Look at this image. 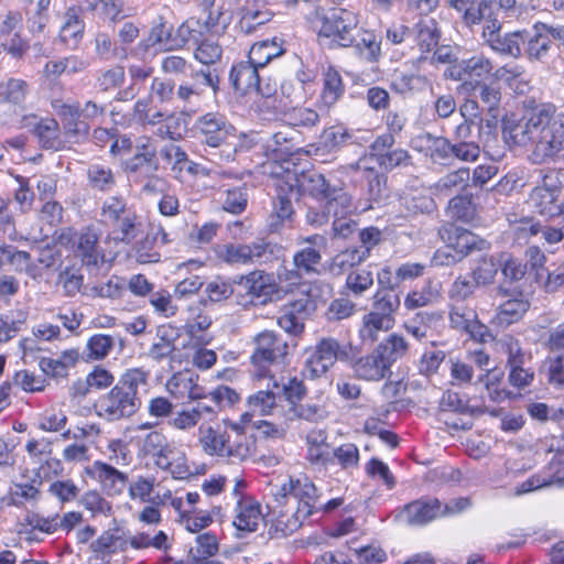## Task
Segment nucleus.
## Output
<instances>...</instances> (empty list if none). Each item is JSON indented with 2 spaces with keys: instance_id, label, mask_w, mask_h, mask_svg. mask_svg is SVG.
I'll return each instance as SVG.
<instances>
[{
  "instance_id": "4d7b16f0",
  "label": "nucleus",
  "mask_w": 564,
  "mask_h": 564,
  "mask_svg": "<svg viewBox=\"0 0 564 564\" xmlns=\"http://www.w3.org/2000/svg\"><path fill=\"white\" fill-rule=\"evenodd\" d=\"M154 69L152 66L147 64H131L128 67V74L131 80V84L122 89L119 90L115 97L117 101H128L133 99L137 94L138 87L140 84L144 83L149 77L152 76Z\"/></svg>"
},
{
  "instance_id": "69168bd1",
  "label": "nucleus",
  "mask_w": 564,
  "mask_h": 564,
  "mask_svg": "<svg viewBox=\"0 0 564 564\" xmlns=\"http://www.w3.org/2000/svg\"><path fill=\"white\" fill-rule=\"evenodd\" d=\"M490 48L502 56L518 58L522 55V31H516L500 35L491 40Z\"/></svg>"
},
{
  "instance_id": "603ef678",
  "label": "nucleus",
  "mask_w": 564,
  "mask_h": 564,
  "mask_svg": "<svg viewBox=\"0 0 564 564\" xmlns=\"http://www.w3.org/2000/svg\"><path fill=\"white\" fill-rule=\"evenodd\" d=\"M163 105H154L149 102L148 99H138L133 106V118L141 126H156L169 117Z\"/></svg>"
},
{
  "instance_id": "de8ad7c7",
  "label": "nucleus",
  "mask_w": 564,
  "mask_h": 564,
  "mask_svg": "<svg viewBox=\"0 0 564 564\" xmlns=\"http://www.w3.org/2000/svg\"><path fill=\"white\" fill-rule=\"evenodd\" d=\"M166 387L171 393L181 395L186 394L187 398L193 401L209 399V392H206L203 387L198 386L189 375H174L167 381Z\"/></svg>"
},
{
  "instance_id": "f03ea898",
  "label": "nucleus",
  "mask_w": 564,
  "mask_h": 564,
  "mask_svg": "<svg viewBox=\"0 0 564 564\" xmlns=\"http://www.w3.org/2000/svg\"><path fill=\"white\" fill-rule=\"evenodd\" d=\"M51 107L62 122L64 135L75 142L88 138L90 123L106 113V106L95 100L82 105L77 100L53 98Z\"/></svg>"
},
{
  "instance_id": "b1692460",
  "label": "nucleus",
  "mask_w": 564,
  "mask_h": 564,
  "mask_svg": "<svg viewBox=\"0 0 564 564\" xmlns=\"http://www.w3.org/2000/svg\"><path fill=\"white\" fill-rule=\"evenodd\" d=\"M87 473L108 496H119L128 487V475L102 460H95Z\"/></svg>"
},
{
  "instance_id": "c9c22d12",
  "label": "nucleus",
  "mask_w": 564,
  "mask_h": 564,
  "mask_svg": "<svg viewBox=\"0 0 564 564\" xmlns=\"http://www.w3.org/2000/svg\"><path fill=\"white\" fill-rule=\"evenodd\" d=\"M350 169L359 174L360 178L366 181L368 199L380 202L387 196V176L379 173L376 169L366 164V160H359L350 165Z\"/></svg>"
},
{
  "instance_id": "423d86ee",
  "label": "nucleus",
  "mask_w": 564,
  "mask_h": 564,
  "mask_svg": "<svg viewBox=\"0 0 564 564\" xmlns=\"http://www.w3.org/2000/svg\"><path fill=\"white\" fill-rule=\"evenodd\" d=\"M468 498L459 497L446 502L437 498L423 497L404 506L401 517L410 525L422 527L441 518L460 514L470 508Z\"/></svg>"
},
{
  "instance_id": "338daca9",
  "label": "nucleus",
  "mask_w": 564,
  "mask_h": 564,
  "mask_svg": "<svg viewBox=\"0 0 564 564\" xmlns=\"http://www.w3.org/2000/svg\"><path fill=\"white\" fill-rule=\"evenodd\" d=\"M447 215L452 219L464 223L471 221L476 216V205L470 194L457 195L447 205Z\"/></svg>"
},
{
  "instance_id": "4be33fe9",
  "label": "nucleus",
  "mask_w": 564,
  "mask_h": 564,
  "mask_svg": "<svg viewBox=\"0 0 564 564\" xmlns=\"http://www.w3.org/2000/svg\"><path fill=\"white\" fill-rule=\"evenodd\" d=\"M224 425H226V432L229 434V442H225L226 449L234 452L237 451L236 446H241V453L239 455L225 453L223 455V459L231 463H242L252 458L257 451L256 438L252 435L247 434L240 423H234V421L225 420Z\"/></svg>"
},
{
  "instance_id": "09e8293b",
  "label": "nucleus",
  "mask_w": 564,
  "mask_h": 564,
  "mask_svg": "<svg viewBox=\"0 0 564 564\" xmlns=\"http://www.w3.org/2000/svg\"><path fill=\"white\" fill-rule=\"evenodd\" d=\"M158 340L152 344L149 356L154 360L167 358L175 350V340L180 334L177 328L171 325H163L158 328Z\"/></svg>"
},
{
  "instance_id": "864d4df0",
  "label": "nucleus",
  "mask_w": 564,
  "mask_h": 564,
  "mask_svg": "<svg viewBox=\"0 0 564 564\" xmlns=\"http://www.w3.org/2000/svg\"><path fill=\"white\" fill-rule=\"evenodd\" d=\"M351 46H355L359 56L369 63L377 62L381 55V42L372 31L357 30Z\"/></svg>"
},
{
  "instance_id": "2eb2a0df",
  "label": "nucleus",
  "mask_w": 564,
  "mask_h": 564,
  "mask_svg": "<svg viewBox=\"0 0 564 564\" xmlns=\"http://www.w3.org/2000/svg\"><path fill=\"white\" fill-rule=\"evenodd\" d=\"M259 69L249 58L235 64L229 74L235 90L245 95L254 93L261 97H271L275 93V87L261 84Z\"/></svg>"
},
{
  "instance_id": "1a4fd4ad",
  "label": "nucleus",
  "mask_w": 564,
  "mask_h": 564,
  "mask_svg": "<svg viewBox=\"0 0 564 564\" xmlns=\"http://www.w3.org/2000/svg\"><path fill=\"white\" fill-rule=\"evenodd\" d=\"M276 247L264 240L250 243H224L215 248L216 257L229 265L263 264L275 258Z\"/></svg>"
},
{
  "instance_id": "39448f33",
  "label": "nucleus",
  "mask_w": 564,
  "mask_h": 564,
  "mask_svg": "<svg viewBox=\"0 0 564 564\" xmlns=\"http://www.w3.org/2000/svg\"><path fill=\"white\" fill-rule=\"evenodd\" d=\"M305 362L302 369L304 378L315 380L324 377L329 369L339 361L352 359V347L341 344L336 338H321L315 346L305 349Z\"/></svg>"
},
{
  "instance_id": "393cba45",
  "label": "nucleus",
  "mask_w": 564,
  "mask_h": 564,
  "mask_svg": "<svg viewBox=\"0 0 564 564\" xmlns=\"http://www.w3.org/2000/svg\"><path fill=\"white\" fill-rule=\"evenodd\" d=\"M273 15V12L264 6H260L253 0H246L236 11L235 29L243 35L252 34L260 26L270 22Z\"/></svg>"
},
{
  "instance_id": "412c9836",
  "label": "nucleus",
  "mask_w": 564,
  "mask_h": 564,
  "mask_svg": "<svg viewBox=\"0 0 564 564\" xmlns=\"http://www.w3.org/2000/svg\"><path fill=\"white\" fill-rule=\"evenodd\" d=\"M322 263V251L316 247H303L293 254L292 270L284 269L279 272L281 280L296 283L303 276L319 274V267Z\"/></svg>"
},
{
  "instance_id": "9b49d317",
  "label": "nucleus",
  "mask_w": 564,
  "mask_h": 564,
  "mask_svg": "<svg viewBox=\"0 0 564 564\" xmlns=\"http://www.w3.org/2000/svg\"><path fill=\"white\" fill-rule=\"evenodd\" d=\"M194 131L200 143L223 148L235 137L236 128L225 115L210 111L196 119Z\"/></svg>"
},
{
  "instance_id": "a18cd8bd",
  "label": "nucleus",
  "mask_w": 564,
  "mask_h": 564,
  "mask_svg": "<svg viewBox=\"0 0 564 564\" xmlns=\"http://www.w3.org/2000/svg\"><path fill=\"white\" fill-rule=\"evenodd\" d=\"M297 134V131L291 127H284L270 137L267 141V149L272 151L275 156H292L301 150L297 147L299 143L295 142Z\"/></svg>"
},
{
  "instance_id": "6e6d98bb",
  "label": "nucleus",
  "mask_w": 564,
  "mask_h": 564,
  "mask_svg": "<svg viewBox=\"0 0 564 564\" xmlns=\"http://www.w3.org/2000/svg\"><path fill=\"white\" fill-rule=\"evenodd\" d=\"M51 0H36L32 6H24L23 12L26 19V25L31 33H43L48 22V8Z\"/></svg>"
},
{
  "instance_id": "ddd939ff",
  "label": "nucleus",
  "mask_w": 564,
  "mask_h": 564,
  "mask_svg": "<svg viewBox=\"0 0 564 564\" xmlns=\"http://www.w3.org/2000/svg\"><path fill=\"white\" fill-rule=\"evenodd\" d=\"M282 177L285 180V184L291 186V193H296L299 197L308 195L316 200L326 202L334 188L325 176L316 171L297 172L285 167Z\"/></svg>"
},
{
  "instance_id": "8fccbe9b",
  "label": "nucleus",
  "mask_w": 564,
  "mask_h": 564,
  "mask_svg": "<svg viewBox=\"0 0 564 564\" xmlns=\"http://www.w3.org/2000/svg\"><path fill=\"white\" fill-rule=\"evenodd\" d=\"M284 53L282 41L278 37L264 40L251 46L248 58L259 68H263L270 61Z\"/></svg>"
},
{
  "instance_id": "774afa93",
  "label": "nucleus",
  "mask_w": 564,
  "mask_h": 564,
  "mask_svg": "<svg viewBox=\"0 0 564 564\" xmlns=\"http://www.w3.org/2000/svg\"><path fill=\"white\" fill-rule=\"evenodd\" d=\"M130 208L127 205V202L121 196H109L107 197L100 207L99 212V221L106 227H110L117 220H120V217L124 215Z\"/></svg>"
},
{
  "instance_id": "4c0bfd02",
  "label": "nucleus",
  "mask_w": 564,
  "mask_h": 564,
  "mask_svg": "<svg viewBox=\"0 0 564 564\" xmlns=\"http://www.w3.org/2000/svg\"><path fill=\"white\" fill-rule=\"evenodd\" d=\"M494 69L492 62L484 54H477L470 58L463 59L451 69V77L455 79H481L491 74Z\"/></svg>"
},
{
  "instance_id": "bf43d9fd",
  "label": "nucleus",
  "mask_w": 564,
  "mask_h": 564,
  "mask_svg": "<svg viewBox=\"0 0 564 564\" xmlns=\"http://www.w3.org/2000/svg\"><path fill=\"white\" fill-rule=\"evenodd\" d=\"M30 91V85L22 78L11 77L0 83V102L15 106L24 104Z\"/></svg>"
},
{
  "instance_id": "a211bd4d",
  "label": "nucleus",
  "mask_w": 564,
  "mask_h": 564,
  "mask_svg": "<svg viewBox=\"0 0 564 564\" xmlns=\"http://www.w3.org/2000/svg\"><path fill=\"white\" fill-rule=\"evenodd\" d=\"M550 25L535 22L531 31H522V54L529 62L544 64L549 61L553 45Z\"/></svg>"
},
{
  "instance_id": "5701e85b",
  "label": "nucleus",
  "mask_w": 564,
  "mask_h": 564,
  "mask_svg": "<svg viewBox=\"0 0 564 564\" xmlns=\"http://www.w3.org/2000/svg\"><path fill=\"white\" fill-rule=\"evenodd\" d=\"M314 304L307 296L284 304L280 310L278 325L288 334L299 335L304 330V323Z\"/></svg>"
},
{
  "instance_id": "dca6fc26",
  "label": "nucleus",
  "mask_w": 564,
  "mask_h": 564,
  "mask_svg": "<svg viewBox=\"0 0 564 564\" xmlns=\"http://www.w3.org/2000/svg\"><path fill=\"white\" fill-rule=\"evenodd\" d=\"M448 316L452 328L468 334L474 340L486 343L491 338L489 328L478 319L475 308L466 303H452Z\"/></svg>"
},
{
  "instance_id": "20e7f679",
  "label": "nucleus",
  "mask_w": 564,
  "mask_h": 564,
  "mask_svg": "<svg viewBox=\"0 0 564 564\" xmlns=\"http://www.w3.org/2000/svg\"><path fill=\"white\" fill-rule=\"evenodd\" d=\"M556 108L551 105L541 130L529 153L533 164H549L564 161V124L555 118Z\"/></svg>"
},
{
  "instance_id": "5fc2aeb1",
  "label": "nucleus",
  "mask_w": 564,
  "mask_h": 564,
  "mask_svg": "<svg viewBox=\"0 0 564 564\" xmlns=\"http://www.w3.org/2000/svg\"><path fill=\"white\" fill-rule=\"evenodd\" d=\"M389 318L379 316L378 313H367L362 317L361 326L359 328V337L362 343L372 344L378 339L381 332H388L393 327Z\"/></svg>"
},
{
  "instance_id": "7c9ffc66",
  "label": "nucleus",
  "mask_w": 564,
  "mask_h": 564,
  "mask_svg": "<svg viewBox=\"0 0 564 564\" xmlns=\"http://www.w3.org/2000/svg\"><path fill=\"white\" fill-rule=\"evenodd\" d=\"M229 434L226 432V425L224 429L220 426L205 425L202 424L198 427V442L205 454L209 456H216L223 458L225 453H231L232 451L226 449L225 442H229ZM237 451L234 454L241 453V446H237Z\"/></svg>"
},
{
  "instance_id": "6ab92c4d",
  "label": "nucleus",
  "mask_w": 564,
  "mask_h": 564,
  "mask_svg": "<svg viewBox=\"0 0 564 564\" xmlns=\"http://www.w3.org/2000/svg\"><path fill=\"white\" fill-rule=\"evenodd\" d=\"M395 139L391 133L378 135L371 143L370 156L376 160L380 169L392 171L411 164V155L404 149H393Z\"/></svg>"
},
{
  "instance_id": "f704fd0d",
  "label": "nucleus",
  "mask_w": 564,
  "mask_h": 564,
  "mask_svg": "<svg viewBox=\"0 0 564 564\" xmlns=\"http://www.w3.org/2000/svg\"><path fill=\"white\" fill-rule=\"evenodd\" d=\"M262 520L259 502L250 497H240L236 506L234 525L241 532H254Z\"/></svg>"
},
{
  "instance_id": "c85d7f7f",
  "label": "nucleus",
  "mask_w": 564,
  "mask_h": 564,
  "mask_svg": "<svg viewBox=\"0 0 564 564\" xmlns=\"http://www.w3.org/2000/svg\"><path fill=\"white\" fill-rule=\"evenodd\" d=\"M162 70L167 74H183L186 75L191 70L189 76L192 79L203 78V84L210 87L216 94L219 89V76L215 70L199 69L194 70L192 65L182 56L170 55L162 59Z\"/></svg>"
},
{
  "instance_id": "c03bdc74",
  "label": "nucleus",
  "mask_w": 564,
  "mask_h": 564,
  "mask_svg": "<svg viewBox=\"0 0 564 564\" xmlns=\"http://www.w3.org/2000/svg\"><path fill=\"white\" fill-rule=\"evenodd\" d=\"M408 349L406 340L401 335L393 333L384 338L373 350L389 371H392V365L403 358Z\"/></svg>"
},
{
  "instance_id": "0e129e2a",
  "label": "nucleus",
  "mask_w": 564,
  "mask_h": 564,
  "mask_svg": "<svg viewBox=\"0 0 564 564\" xmlns=\"http://www.w3.org/2000/svg\"><path fill=\"white\" fill-rule=\"evenodd\" d=\"M541 372L551 386L557 389L564 388V351H551L542 364Z\"/></svg>"
},
{
  "instance_id": "f257e3e1",
  "label": "nucleus",
  "mask_w": 564,
  "mask_h": 564,
  "mask_svg": "<svg viewBox=\"0 0 564 564\" xmlns=\"http://www.w3.org/2000/svg\"><path fill=\"white\" fill-rule=\"evenodd\" d=\"M149 373L140 368L128 369L111 390L95 404L98 416L119 421L134 415L141 406L139 390L147 386Z\"/></svg>"
},
{
  "instance_id": "a19ab883",
  "label": "nucleus",
  "mask_w": 564,
  "mask_h": 564,
  "mask_svg": "<svg viewBox=\"0 0 564 564\" xmlns=\"http://www.w3.org/2000/svg\"><path fill=\"white\" fill-rule=\"evenodd\" d=\"M496 349L506 357L507 368L517 365H530L532 361V354L525 350L520 340L510 334H505L496 340Z\"/></svg>"
},
{
  "instance_id": "c756f323",
  "label": "nucleus",
  "mask_w": 564,
  "mask_h": 564,
  "mask_svg": "<svg viewBox=\"0 0 564 564\" xmlns=\"http://www.w3.org/2000/svg\"><path fill=\"white\" fill-rule=\"evenodd\" d=\"M237 286L249 297V303L257 300H267L274 291L271 276L261 270H254L240 275L234 281Z\"/></svg>"
},
{
  "instance_id": "2f4dec72",
  "label": "nucleus",
  "mask_w": 564,
  "mask_h": 564,
  "mask_svg": "<svg viewBox=\"0 0 564 564\" xmlns=\"http://www.w3.org/2000/svg\"><path fill=\"white\" fill-rule=\"evenodd\" d=\"M198 7L205 30L212 34H224L234 19L232 12L224 4H216V0H200Z\"/></svg>"
},
{
  "instance_id": "7ed1b4c3",
  "label": "nucleus",
  "mask_w": 564,
  "mask_h": 564,
  "mask_svg": "<svg viewBox=\"0 0 564 564\" xmlns=\"http://www.w3.org/2000/svg\"><path fill=\"white\" fill-rule=\"evenodd\" d=\"M307 23L319 40H328L335 46L349 47L355 42L359 19L357 13L347 9H332L327 12L315 9L307 17Z\"/></svg>"
},
{
  "instance_id": "13d9d810",
  "label": "nucleus",
  "mask_w": 564,
  "mask_h": 564,
  "mask_svg": "<svg viewBox=\"0 0 564 564\" xmlns=\"http://www.w3.org/2000/svg\"><path fill=\"white\" fill-rule=\"evenodd\" d=\"M88 185L99 192H111L116 186V176L112 170L100 163H93L87 167Z\"/></svg>"
},
{
  "instance_id": "aec40b11",
  "label": "nucleus",
  "mask_w": 564,
  "mask_h": 564,
  "mask_svg": "<svg viewBox=\"0 0 564 564\" xmlns=\"http://www.w3.org/2000/svg\"><path fill=\"white\" fill-rule=\"evenodd\" d=\"M281 176L276 181V196L273 199L272 212L268 217L270 231H278L284 224H291L295 215L292 202L297 199L296 193H291V186Z\"/></svg>"
},
{
  "instance_id": "72a5a7b5",
  "label": "nucleus",
  "mask_w": 564,
  "mask_h": 564,
  "mask_svg": "<svg viewBox=\"0 0 564 564\" xmlns=\"http://www.w3.org/2000/svg\"><path fill=\"white\" fill-rule=\"evenodd\" d=\"M411 39L422 53L432 52L440 42L441 30L437 21L429 15H422L411 26Z\"/></svg>"
},
{
  "instance_id": "473e14b6",
  "label": "nucleus",
  "mask_w": 564,
  "mask_h": 564,
  "mask_svg": "<svg viewBox=\"0 0 564 564\" xmlns=\"http://www.w3.org/2000/svg\"><path fill=\"white\" fill-rule=\"evenodd\" d=\"M349 362L354 376L360 380L377 382L392 375V371H389L375 350L356 359L352 354V359Z\"/></svg>"
},
{
  "instance_id": "f3484780",
  "label": "nucleus",
  "mask_w": 564,
  "mask_h": 564,
  "mask_svg": "<svg viewBox=\"0 0 564 564\" xmlns=\"http://www.w3.org/2000/svg\"><path fill=\"white\" fill-rule=\"evenodd\" d=\"M20 127L30 130L44 150L59 151L64 148L61 127L54 118H41L34 113L23 116Z\"/></svg>"
},
{
  "instance_id": "052dcab7",
  "label": "nucleus",
  "mask_w": 564,
  "mask_h": 564,
  "mask_svg": "<svg viewBox=\"0 0 564 564\" xmlns=\"http://www.w3.org/2000/svg\"><path fill=\"white\" fill-rule=\"evenodd\" d=\"M344 94V85L339 73L329 67L324 74V86L319 97L322 106L329 108L335 105Z\"/></svg>"
},
{
  "instance_id": "58836bf2",
  "label": "nucleus",
  "mask_w": 564,
  "mask_h": 564,
  "mask_svg": "<svg viewBox=\"0 0 564 564\" xmlns=\"http://www.w3.org/2000/svg\"><path fill=\"white\" fill-rule=\"evenodd\" d=\"M56 520L57 513L44 516L34 511L28 512L22 522V525L25 527L23 532L29 541L41 542L43 539L37 533L52 535L58 531Z\"/></svg>"
},
{
  "instance_id": "680f3d73",
  "label": "nucleus",
  "mask_w": 564,
  "mask_h": 564,
  "mask_svg": "<svg viewBox=\"0 0 564 564\" xmlns=\"http://www.w3.org/2000/svg\"><path fill=\"white\" fill-rule=\"evenodd\" d=\"M367 259L366 250H358L356 247L347 248L337 253L330 262L329 270L335 275H340Z\"/></svg>"
},
{
  "instance_id": "3c124183",
  "label": "nucleus",
  "mask_w": 564,
  "mask_h": 564,
  "mask_svg": "<svg viewBox=\"0 0 564 564\" xmlns=\"http://www.w3.org/2000/svg\"><path fill=\"white\" fill-rule=\"evenodd\" d=\"M557 197L558 195L555 193L539 185L531 192L529 202L534 212L552 218L556 217L560 210V203H556Z\"/></svg>"
},
{
  "instance_id": "bb28decb",
  "label": "nucleus",
  "mask_w": 564,
  "mask_h": 564,
  "mask_svg": "<svg viewBox=\"0 0 564 564\" xmlns=\"http://www.w3.org/2000/svg\"><path fill=\"white\" fill-rule=\"evenodd\" d=\"M550 486L564 487V462L561 460L560 455L541 473L522 481L517 488V494H528Z\"/></svg>"
},
{
  "instance_id": "79ce46f5",
  "label": "nucleus",
  "mask_w": 564,
  "mask_h": 564,
  "mask_svg": "<svg viewBox=\"0 0 564 564\" xmlns=\"http://www.w3.org/2000/svg\"><path fill=\"white\" fill-rule=\"evenodd\" d=\"M128 547V540L123 536L119 528L108 529L104 531L89 545L91 552L97 556H111L116 553L123 552Z\"/></svg>"
},
{
  "instance_id": "e433bc0d",
  "label": "nucleus",
  "mask_w": 564,
  "mask_h": 564,
  "mask_svg": "<svg viewBox=\"0 0 564 564\" xmlns=\"http://www.w3.org/2000/svg\"><path fill=\"white\" fill-rule=\"evenodd\" d=\"M530 303L522 297L509 299L501 303L491 318V325L505 329L522 319Z\"/></svg>"
},
{
  "instance_id": "37998d69",
  "label": "nucleus",
  "mask_w": 564,
  "mask_h": 564,
  "mask_svg": "<svg viewBox=\"0 0 564 564\" xmlns=\"http://www.w3.org/2000/svg\"><path fill=\"white\" fill-rule=\"evenodd\" d=\"M140 451L144 455L153 457L155 466H164L167 464L166 454L171 453L174 446L167 442L166 436L160 431H151L140 438Z\"/></svg>"
},
{
  "instance_id": "f8f14e48",
  "label": "nucleus",
  "mask_w": 564,
  "mask_h": 564,
  "mask_svg": "<svg viewBox=\"0 0 564 564\" xmlns=\"http://www.w3.org/2000/svg\"><path fill=\"white\" fill-rule=\"evenodd\" d=\"M254 348L250 360L260 371L272 365H279L288 355V343L272 330H263L253 339Z\"/></svg>"
},
{
  "instance_id": "a878e982",
  "label": "nucleus",
  "mask_w": 564,
  "mask_h": 564,
  "mask_svg": "<svg viewBox=\"0 0 564 564\" xmlns=\"http://www.w3.org/2000/svg\"><path fill=\"white\" fill-rule=\"evenodd\" d=\"M84 9L72 6L66 9L59 26L58 39L68 48L75 50L82 42L85 33Z\"/></svg>"
},
{
  "instance_id": "0eeeda50",
  "label": "nucleus",
  "mask_w": 564,
  "mask_h": 564,
  "mask_svg": "<svg viewBox=\"0 0 564 564\" xmlns=\"http://www.w3.org/2000/svg\"><path fill=\"white\" fill-rule=\"evenodd\" d=\"M551 105H539L522 116L513 112L503 116L501 129L505 142L510 147H532Z\"/></svg>"
},
{
  "instance_id": "e2e57ef3",
  "label": "nucleus",
  "mask_w": 564,
  "mask_h": 564,
  "mask_svg": "<svg viewBox=\"0 0 564 564\" xmlns=\"http://www.w3.org/2000/svg\"><path fill=\"white\" fill-rule=\"evenodd\" d=\"M400 296L392 290H379L373 296L371 313H378L379 316L395 322L394 314L400 307Z\"/></svg>"
},
{
  "instance_id": "ea45409f",
  "label": "nucleus",
  "mask_w": 564,
  "mask_h": 564,
  "mask_svg": "<svg viewBox=\"0 0 564 564\" xmlns=\"http://www.w3.org/2000/svg\"><path fill=\"white\" fill-rule=\"evenodd\" d=\"M474 91L479 100L481 110L487 111L490 117V119L486 120V126L489 129H495L500 117V90L491 85L478 83L474 87Z\"/></svg>"
},
{
  "instance_id": "9d476101",
  "label": "nucleus",
  "mask_w": 564,
  "mask_h": 564,
  "mask_svg": "<svg viewBox=\"0 0 564 564\" xmlns=\"http://www.w3.org/2000/svg\"><path fill=\"white\" fill-rule=\"evenodd\" d=\"M294 490L292 491V499L297 503L296 510L292 517L283 520L281 516L275 523L276 530H280L283 535H289L296 531L314 511L317 499V488L307 478L293 479Z\"/></svg>"
},
{
  "instance_id": "6e6552de",
  "label": "nucleus",
  "mask_w": 564,
  "mask_h": 564,
  "mask_svg": "<svg viewBox=\"0 0 564 564\" xmlns=\"http://www.w3.org/2000/svg\"><path fill=\"white\" fill-rule=\"evenodd\" d=\"M62 243H72V249L88 272H96L105 263V251L101 248L100 231L94 226H86L79 231L68 228L61 237Z\"/></svg>"
},
{
  "instance_id": "49530a36",
  "label": "nucleus",
  "mask_w": 564,
  "mask_h": 564,
  "mask_svg": "<svg viewBox=\"0 0 564 564\" xmlns=\"http://www.w3.org/2000/svg\"><path fill=\"white\" fill-rule=\"evenodd\" d=\"M109 228H111L110 235L115 241L130 243L140 234L141 223L137 214L130 209Z\"/></svg>"
},
{
  "instance_id": "cd10ccee",
  "label": "nucleus",
  "mask_w": 564,
  "mask_h": 564,
  "mask_svg": "<svg viewBox=\"0 0 564 564\" xmlns=\"http://www.w3.org/2000/svg\"><path fill=\"white\" fill-rule=\"evenodd\" d=\"M139 48L144 52L153 50L154 53L176 51L173 25L164 17H158L148 37L139 43Z\"/></svg>"
},
{
  "instance_id": "4468645a",
  "label": "nucleus",
  "mask_w": 564,
  "mask_h": 564,
  "mask_svg": "<svg viewBox=\"0 0 564 564\" xmlns=\"http://www.w3.org/2000/svg\"><path fill=\"white\" fill-rule=\"evenodd\" d=\"M438 235L446 247L454 250L460 258H465L474 251H488L490 249V242L451 223L443 225L438 229Z\"/></svg>"
}]
</instances>
